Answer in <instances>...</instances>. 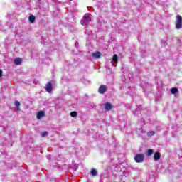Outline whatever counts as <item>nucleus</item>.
Masks as SVG:
<instances>
[{
    "mask_svg": "<svg viewBox=\"0 0 182 182\" xmlns=\"http://www.w3.org/2000/svg\"><path fill=\"white\" fill-rule=\"evenodd\" d=\"M161 158V154L159 151H156L154 154V161H159Z\"/></svg>",
    "mask_w": 182,
    "mask_h": 182,
    "instance_id": "obj_7",
    "label": "nucleus"
},
{
    "mask_svg": "<svg viewBox=\"0 0 182 182\" xmlns=\"http://www.w3.org/2000/svg\"><path fill=\"white\" fill-rule=\"evenodd\" d=\"M92 22V15L90 14H85L83 16L82 20L80 21L81 25L82 26H87L89 23Z\"/></svg>",
    "mask_w": 182,
    "mask_h": 182,
    "instance_id": "obj_1",
    "label": "nucleus"
},
{
    "mask_svg": "<svg viewBox=\"0 0 182 182\" xmlns=\"http://www.w3.org/2000/svg\"><path fill=\"white\" fill-rule=\"evenodd\" d=\"M43 116H45V112L43 111H40L37 113V119L38 120H41Z\"/></svg>",
    "mask_w": 182,
    "mask_h": 182,
    "instance_id": "obj_8",
    "label": "nucleus"
},
{
    "mask_svg": "<svg viewBox=\"0 0 182 182\" xmlns=\"http://www.w3.org/2000/svg\"><path fill=\"white\" fill-rule=\"evenodd\" d=\"M36 19V17H35V16L33 15H31L28 17V21H30L31 23H35Z\"/></svg>",
    "mask_w": 182,
    "mask_h": 182,
    "instance_id": "obj_10",
    "label": "nucleus"
},
{
    "mask_svg": "<svg viewBox=\"0 0 182 182\" xmlns=\"http://www.w3.org/2000/svg\"><path fill=\"white\" fill-rule=\"evenodd\" d=\"M91 56L95 59H100V58L102 57V53L99 51L92 53Z\"/></svg>",
    "mask_w": 182,
    "mask_h": 182,
    "instance_id": "obj_6",
    "label": "nucleus"
},
{
    "mask_svg": "<svg viewBox=\"0 0 182 182\" xmlns=\"http://www.w3.org/2000/svg\"><path fill=\"white\" fill-rule=\"evenodd\" d=\"M44 89L46 90V92H48V93H52V91L53 90V87H52V82H48L44 87Z\"/></svg>",
    "mask_w": 182,
    "mask_h": 182,
    "instance_id": "obj_5",
    "label": "nucleus"
},
{
    "mask_svg": "<svg viewBox=\"0 0 182 182\" xmlns=\"http://www.w3.org/2000/svg\"><path fill=\"white\" fill-rule=\"evenodd\" d=\"M90 174L91 176H92V177H95L96 176H97V171H96V169L92 168L90 171Z\"/></svg>",
    "mask_w": 182,
    "mask_h": 182,
    "instance_id": "obj_13",
    "label": "nucleus"
},
{
    "mask_svg": "<svg viewBox=\"0 0 182 182\" xmlns=\"http://www.w3.org/2000/svg\"><path fill=\"white\" fill-rule=\"evenodd\" d=\"M48 136V132H44L42 133V137H46Z\"/></svg>",
    "mask_w": 182,
    "mask_h": 182,
    "instance_id": "obj_19",
    "label": "nucleus"
},
{
    "mask_svg": "<svg viewBox=\"0 0 182 182\" xmlns=\"http://www.w3.org/2000/svg\"><path fill=\"white\" fill-rule=\"evenodd\" d=\"M2 73H3L2 70H0V77H2Z\"/></svg>",
    "mask_w": 182,
    "mask_h": 182,
    "instance_id": "obj_20",
    "label": "nucleus"
},
{
    "mask_svg": "<svg viewBox=\"0 0 182 182\" xmlns=\"http://www.w3.org/2000/svg\"><path fill=\"white\" fill-rule=\"evenodd\" d=\"M153 153H154V151L153 149H148L146 156H148V157H150V156H151V154H153Z\"/></svg>",
    "mask_w": 182,
    "mask_h": 182,
    "instance_id": "obj_14",
    "label": "nucleus"
},
{
    "mask_svg": "<svg viewBox=\"0 0 182 182\" xmlns=\"http://www.w3.org/2000/svg\"><path fill=\"white\" fill-rule=\"evenodd\" d=\"M105 92H107V86L101 85L98 88V93L103 95Z\"/></svg>",
    "mask_w": 182,
    "mask_h": 182,
    "instance_id": "obj_4",
    "label": "nucleus"
},
{
    "mask_svg": "<svg viewBox=\"0 0 182 182\" xmlns=\"http://www.w3.org/2000/svg\"><path fill=\"white\" fill-rule=\"evenodd\" d=\"M105 109L109 111V110H112L113 109V107L112 106V104L109 102H107L105 103Z\"/></svg>",
    "mask_w": 182,
    "mask_h": 182,
    "instance_id": "obj_9",
    "label": "nucleus"
},
{
    "mask_svg": "<svg viewBox=\"0 0 182 182\" xmlns=\"http://www.w3.org/2000/svg\"><path fill=\"white\" fill-rule=\"evenodd\" d=\"M112 60L114 62V63H117L118 57L117 54H114L112 57Z\"/></svg>",
    "mask_w": 182,
    "mask_h": 182,
    "instance_id": "obj_16",
    "label": "nucleus"
},
{
    "mask_svg": "<svg viewBox=\"0 0 182 182\" xmlns=\"http://www.w3.org/2000/svg\"><path fill=\"white\" fill-rule=\"evenodd\" d=\"M70 115L71 117H76V116H77V112L76 111H73L70 112Z\"/></svg>",
    "mask_w": 182,
    "mask_h": 182,
    "instance_id": "obj_15",
    "label": "nucleus"
},
{
    "mask_svg": "<svg viewBox=\"0 0 182 182\" xmlns=\"http://www.w3.org/2000/svg\"><path fill=\"white\" fill-rule=\"evenodd\" d=\"M18 110H19V108H18Z\"/></svg>",
    "mask_w": 182,
    "mask_h": 182,
    "instance_id": "obj_21",
    "label": "nucleus"
},
{
    "mask_svg": "<svg viewBox=\"0 0 182 182\" xmlns=\"http://www.w3.org/2000/svg\"><path fill=\"white\" fill-rule=\"evenodd\" d=\"M155 133L156 132L154 131H151V132H148L147 134H148V136H154Z\"/></svg>",
    "mask_w": 182,
    "mask_h": 182,
    "instance_id": "obj_17",
    "label": "nucleus"
},
{
    "mask_svg": "<svg viewBox=\"0 0 182 182\" xmlns=\"http://www.w3.org/2000/svg\"><path fill=\"white\" fill-rule=\"evenodd\" d=\"M171 93H172V95H176V93H178V88L177 87L171 88Z\"/></svg>",
    "mask_w": 182,
    "mask_h": 182,
    "instance_id": "obj_12",
    "label": "nucleus"
},
{
    "mask_svg": "<svg viewBox=\"0 0 182 182\" xmlns=\"http://www.w3.org/2000/svg\"><path fill=\"white\" fill-rule=\"evenodd\" d=\"M14 105L16 106V107H19V106H21V102L18 101H15Z\"/></svg>",
    "mask_w": 182,
    "mask_h": 182,
    "instance_id": "obj_18",
    "label": "nucleus"
},
{
    "mask_svg": "<svg viewBox=\"0 0 182 182\" xmlns=\"http://www.w3.org/2000/svg\"><path fill=\"white\" fill-rule=\"evenodd\" d=\"M175 26L176 29H182V16L178 14L176 17Z\"/></svg>",
    "mask_w": 182,
    "mask_h": 182,
    "instance_id": "obj_2",
    "label": "nucleus"
},
{
    "mask_svg": "<svg viewBox=\"0 0 182 182\" xmlns=\"http://www.w3.org/2000/svg\"><path fill=\"white\" fill-rule=\"evenodd\" d=\"M14 63L16 65H21L22 63V58H17L14 59Z\"/></svg>",
    "mask_w": 182,
    "mask_h": 182,
    "instance_id": "obj_11",
    "label": "nucleus"
},
{
    "mask_svg": "<svg viewBox=\"0 0 182 182\" xmlns=\"http://www.w3.org/2000/svg\"><path fill=\"white\" fill-rule=\"evenodd\" d=\"M136 163H143L144 161V154H137L134 156Z\"/></svg>",
    "mask_w": 182,
    "mask_h": 182,
    "instance_id": "obj_3",
    "label": "nucleus"
}]
</instances>
